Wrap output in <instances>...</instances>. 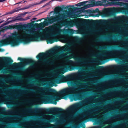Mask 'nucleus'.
I'll return each instance as SVG.
<instances>
[{"label":"nucleus","mask_w":128,"mask_h":128,"mask_svg":"<svg viewBox=\"0 0 128 128\" xmlns=\"http://www.w3.org/2000/svg\"><path fill=\"white\" fill-rule=\"evenodd\" d=\"M42 109L41 108H36L34 110V111L35 112H39L42 111Z\"/></svg>","instance_id":"35"},{"label":"nucleus","mask_w":128,"mask_h":128,"mask_svg":"<svg viewBox=\"0 0 128 128\" xmlns=\"http://www.w3.org/2000/svg\"><path fill=\"white\" fill-rule=\"evenodd\" d=\"M94 128H101V127L100 126H97L95 127Z\"/></svg>","instance_id":"57"},{"label":"nucleus","mask_w":128,"mask_h":128,"mask_svg":"<svg viewBox=\"0 0 128 128\" xmlns=\"http://www.w3.org/2000/svg\"><path fill=\"white\" fill-rule=\"evenodd\" d=\"M24 12L23 13H21L18 15V16H17L18 17H21L22 16H24L25 15Z\"/></svg>","instance_id":"37"},{"label":"nucleus","mask_w":128,"mask_h":128,"mask_svg":"<svg viewBox=\"0 0 128 128\" xmlns=\"http://www.w3.org/2000/svg\"><path fill=\"white\" fill-rule=\"evenodd\" d=\"M124 40L126 42H127V41H128V40L127 39H125Z\"/></svg>","instance_id":"63"},{"label":"nucleus","mask_w":128,"mask_h":128,"mask_svg":"<svg viewBox=\"0 0 128 128\" xmlns=\"http://www.w3.org/2000/svg\"><path fill=\"white\" fill-rule=\"evenodd\" d=\"M22 42V40L20 39H18L16 41H12L10 42V44L12 46H16L19 44L20 43Z\"/></svg>","instance_id":"18"},{"label":"nucleus","mask_w":128,"mask_h":128,"mask_svg":"<svg viewBox=\"0 0 128 128\" xmlns=\"http://www.w3.org/2000/svg\"><path fill=\"white\" fill-rule=\"evenodd\" d=\"M98 113L97 112H96L95 113H94V114H93L94 115L93 116L92 118H94V120H96L97 119L96 117H94L96 115H98Z\"/></svg>","instance_id":"36"},{"label":"nucleus","mask_w":128,"mask_h":128,"mask_svg":"<svg viewBox=\"0 0 128 128\" xmlns=\"http://www.w3.org/2000/svg\"><path fill=\"white\" fill-rule=\"evenodd\" d=\"M77 31L75 30H74L72 29H70V30L69 29H67L65 31V32L67 34H70L71 35H72L76 33L74 32H76Z\"/></svg>","instance_id":"23"},{"label":"nucleus","mask_w":128,"mask_h":128,"mask_svg":"<svg viewBox=\"0 0 128 128\" xmlns=\"http://www.w3.org/2000/svg\"><path fill=\"white\" fill-rule=\"evenodd\" d=\"M89 106H86V107L87 108H86L84 110V111H85L87 113V114H84V117L86 116H87L88 115V113H89V114H91L92 112V111L90 110L89 108Z\"/></svg>","instance_id":"24"},{"label":"nucleus","mask_w":128,"mask_h":128,"mask_svg":"<svg viewBox=\"0 0 128 128\" xmlns=\"http://www.w3.org/2000/svg\"><path fill=\"white\" fill-rule=\"evenodd\" d=\"M4 50V49L3 48H0V52H3Z\"/></svg>","instance_id":"52"},{"label":"nucleus","mask_w":128,"mask_h":128,"mask_svg":"<svg viewBox=\"0 0 128 128\" xmlns=\"http://www.w3.org/2000/svg\"><path fill=\"white\" fill-rule=\"evenodd\" d=\"M45 12V11H44V12H41L40 13H39L38 14V15H37V16H38L40 14H42V13H44V12Z\"/></svg>","instance_id":"56"},{"label":"nucleus","mask_w":128,"mask_h":128,"mask_svg":"<svg viewBox=\"0 0 128 128\" xmlns=\"http://www.w3.org/2000/svg\"><path fill=\"white\" fill-rule=\"evenodd\" d=\"M3 66L1 63H0V71H2V72L3 73H6V71L8 70H7L6 69H2Z\"/></svg>","instance_id":"26"},{"label":"nucleus","mask_w":128,"mask_h":128,"mask_svg":"<svg viewBox=\"0 0 128 128\" xmlns=\"http://www.w3.org/2000/svg\"><path fill=\"white\" fill-rule=\"evenodd\" d=\"M71 27V24H66V28H70Z\"/></svg>","instance_id":"42"},{"label":"nucleus","mask_w":128,"mask_h":128,"mask_svg":"<svg viewBox=\"0 0 128 128\" xmlns=\"http://www.w3.org/2000/svg\"><path fill=\"white\" fill-rule=\"evenodd\" d=\"M44 38L43 36H40L37 34L34 36H31L30 38H27L26 40H23L24 44H27L31 42L39 41L44 40Z\"/></svg>","instance_id":"6"},{"label":"nucleus","mask_w":128,"mask_h":128,"mask_svg":"<svg viewBox=\"0 0 128 128\" xmlns=\"http://www.w3.org/2000/svg\"><path fill=\"white\" fill-rule=\"evenodd\" d=\"M38 91H36L34 90L31 89L30 90L31 92L33 93H38L43 95H45V92H46L48 91V89L46 88L40 87L38 89Z\"/></svg>","instance_id":"13"},{"label":"nucleus","mask_w":128,"mask_h":128,"mask_svg":"<svg viewBox=\"0 0 128 128\" xmlns=\"http://www.w3.org/2000/svg\"><path fill=\"white\" fill-rule=\"evenodd\" d=\"M56 30V28L54 27H53L50 28L49 30V31L51 32H54Z\"/></svg>","instance_id":"34"},{"label":"nucleus","mask_w":128,"mask_h":128,"mask_svg":"<svg viewBox=\"0 0 128 128\" xmlns=\"http://www.w3.org/2000/svg\"><path fill=\"white\" fill-rule=\"evenodd\" d=\"M52 50H70L76 49H94L98 50H110L107 52L108 55L110 56H113L118 58V57L122 52L121 50H128V48H51Z\"/></svg>","instance_id":"3"},{"label":"nucleus","mask_w":128,"mask_h":128,"mask_svg":"<svg viewBox=\"0 0 128 128\" xmlns=\"http://www.w3.org/2000/svg\"><path fill=\"white\" fill-rule=\"evenodd\" d=\"M103 68V66H99L98 67V68H99V69L102 68Z\"/></svg>","instance_id":"55"},{"label":"nucleus","mask_w":128,"mask_h":128,"mask_svg":"<svg viewBox=\"0 0 128 128\" xmlns=\"http://www.w3.org/2000/svg\"><path fill=\"white\" fill-rule=\"evenodd\" d=\"M18 60H20L21 62L25 63V64H31L30 67L33 68L34 66V64L35 62V61L31 58H22L18 57Z\"/></svg>","instance_id":"8"},{"label":"nucleus","mask_w":128,"mask_h":128,"mask_svg":"<svg viewBox=\"0 0 128 128\" xmlns=\"http://www.w3.org/2000/svg\"><path fill=\"white\" fill-rule=\"evenodd\" d=\"M9 37V36H8V37H6L5 35H4L3 37H6V39L4 40H0V47L2 46L6 45L9 43V42L7 41V40L8 39Z\"/></svg>","instance_id":"17"},{"label":"nucleus","mask_w":128,"mask_h":128,"mask_svg":"<svg viewBox=\"0 0 128 128\" xmlns=\"http://www.w3.org/2000/svg\"><path fill=\"white\" fill-rule=\"evenodd\" d=\"M56 36V35L54 33H52L50 34V36L48 35L46 36V37L48 38H50V37H54Z\"/></svg>","instance_id":"29"},{"label":"nucleus","mask_w":128,"mask_h":128,"mask_svg":"<svg viewBox=\"0 0 128 128\" xmlns=\"http://www.w3.org/2000/svg\"><path fill=\"white\" fill-rule=\"evenodd\" d=\"M67 58L68 59L71 58H74V60L77 63H81L83 61V58L80 57H76L75 55L74 54L71 53L69 56L67 57Z\"/></svg>","instance_id":"14"},{"label":"nucleus","mask_w":128,"mask_h":128,"mask_svg":"<svg viewBox=\"0 0 128 128\" xmlns=\"http://www.w3.org/2000/svg\"><path fill=\"white\" fill-rule=\"evenodd\" d=\"M46 62L47 64H52L54 63V60H49L46 61Z\"/></svg>","instance_id":"30"},{"label":"nucleus","mask_w":128,"mask_h":128,"mask_svg":"<svg viewBox=\"0 0 128 128\" xmlns=\"http://www.w3.org/2000/svg\"><path fill=\"white\" fill-rule=\"evenodd\" d=\"M93 17H98L100 16L99 14L98 13L97 14H92V16Z\"/></svg>","instance_id":"41"},{"label":"nucleus","mask_w":128,"mask_h":128,"mask_svg":"<svg viewBox=\"0 0 128 128\" xmlns=\"http://www.w3.org/2000/svg\"><path fill=\"white\" fill-rule=\"evenodd\" d=\"M99 9L98 8H97L95 10L94 12H97L99 11Z\"/></svg>","instance_id":"50"},{"label":"nucleus","mask_w":128,"mask_h":128,"mask_svg":"<svg viewBox=\"0 0 128 128\" xmlns=\"http://www.w3.org/2000/svg\"><path fill=\"white\" fill-rule=\"evenodd\" d=\"M65 121V120L64 119H62L58 123L60 124H62L64 123Z\"/></svg>","instance_id":"39"},{"label":"nucleus","mask_w":128,"mask_h":128,"mask_svg":"<svg viewBox=\"0 0 128 128\" xmlns=\"http://www.w3.org/2000/svg\"><path fill=\"white\" fill-rule=\"evenodd\" d=\"M14 13V11L13 10H12V11H11L9 12H8V13L5 14V15H7V14H11L13 13Z\"/></svg>","instance_id":"45"},{"label":"nucleus","mask_w":128,"mask_h":128,"mask_svg":"<svg viewBox=\"0 0 128 128\" xmlns=\"http://www.w3.org/2000/svg\"><path fill=\"white\" fill-rule=\"evenodd\" d=\"M35 24H24L22 26V28L23 30H26V29L31 28Z\"/></svg>","instance_id":"20"},{"label":"nucleus","mask_w":128,"mask_h":128,"mask_svg":"<svg viewBox=\"0 0 128 128\" xmlns=\"http://www.w3.org/2000/svg\"><path fill=\"white\" fill-rule=\"evenodd\" d=\"M116 0L118 1H122L128 2V0Z\"/></svg>","instance_id":"46"},{"label":"nucleus","mask_w":128,"mask_h":128,"mask_svg":"<svg viewBox=\"0 0 128 128\" xmlns=\"http://www.w3.org/2000/svg\"><path fill=\"white\" fill-rule=\"evenodd\" d=\"M102 20L104 22H106V20Z\"/></svg>","instance_id":"64"},{"label":"nucleus","mask_w":128,"mask_h":128,"mask_svg":"<svg viewBox=\"0 0 128 128\" xmlns=\"http://www.w3.org/2000/svg\"><path fill=\"white\" fill-rule=\"evenodd\" d=\"M50 2H48L46 3V4H45L46 6H47L48 5L50 4Z\"/></svg>","instance_id":"54"},{"label":"nucleus","mask_w":128,"mask_h":128,"mask_svg":"<svg viewBox=\"0 0 128 128\" xmlns=\"http://www.w3.org/2000/svg\"><path fill=\"white\" fill-rule=\"evenodd\" d=\"M51 48H104V47H102L101 46H100L99 47H97V48H72V47H69V48H67L66 47H64V46L60 47V46H54L53 47H52Z\"/></svg>","instance_id":"22"},{"label":"nucleus","mask_w":128,"mask_h":128,"mask_svg":"<svg viewBox=\"0 0 128 128\" xmlns=\"http://www.w3.org/2000/svg\"><path fill=\"white\" fill-rule=\"evenodd\" d=\"M68 62L70 64L62 66L61 68L63 70H68L70 71H71L75 68V66L73 64L74 63L73 61L71 60H68Z\"/></svg>","instance_id":"9"},{"label":"nucleus","mask_w":128,"mask_h":128,"mask_svg":"<svg viewBox=\"0 0 128 128\" xmlns=\"http://www.w3.org/2000/svg\"><path fill=\"white\" fill-rule=\"evenodd\" d=\"M21 64L22 63L20 62L18 63L14 62L12 64V66L13 67H16L20 66Z\"/></svg>","instance_id":"28"},{"label":"nucleus","mask_w":128,"mask_h":128,"mask_svg":"<svg viewBox=\"0 0 128 128\" xmlns=\"http://www.w3.org/2000/svg\"><path fill=\"white\" fill-rule=\"evenodd\" d=\"M4 62L7 65H8L12 63L13 60L10 57H0V62Z\"/></svg>","instance_id":"12"},{"label":"nucleus","mask_w":128,"mask_h":128,"mask_svg":"<svg viewBox=\"0 0 128 128\" xmlns=\"http://www.w3.org/2000/svg\"><path fill=\"white\" fill-rule=\"evenodd\" d=\"M75 9H74V10L75 11H78L80 12H86L87 13H90L91 12H92V11L90 10L89 9V10H85L84 11H82L80 10H78L77 8H78L76 7H75Z\"/></svg>","instance_id":"25"},{"label":"nucleus","mask_w":128,"mask_h":128,"mask_svg":"<svg viewBox=\"0 0 128 128\" xmlns=\"http://www.w3.org/2000/svg\"><path fill=\"white\" fill-rule=\"evenodd\" d=\"M3 28L0 30L2 28H1L0 29V35L2 32H4L8 30L12 29V26L11 25H9L4 27Z\"/></svg>","instance_id":"19"},{"label":"nucleus","mask_w":128,"mask_h":128,"mask_svg":"<svg viewBox=\"0 0 128 128\" xmlns=\"http://www.w3.org/2000/svg\"><path fill=\"white\" fill-rule=\"evenodd\" d=\"M55 57L54 58V59H56L58 57V54H56L55 56Z\"/></svg>","instance_id":"51"},{"label":"nucleus","mask_w":128,"mask_h":128,"mask_svg":"<svg viewBox=\"0 0 128 128\" xmlns=\"http://www.w3.org/2000/svg\"><path fill=\"white\" fill-rule=\"evenodd\" d=\"M1 20L0 19V24L2 23L4 21V20ZM16 21V17H15V16H14L13 17H10L8 18L6 21H7L6 22L2 24L0 26V29L1 28L4 26L5 25L8 24H9L14 23Z\"/></svg>","instance_id":"10"},{"label":"nucleus","mask_w":128,"mask_h":128,"mask_svg":"<svg viewBox=\"0 0 128 128\" xmlns=\"http://www.w3.org/2000/svg\"><path fill=\"white\" fill-rule=\"evenodd\" d=\"M27 33L32 34H34L33 31L31 30H30L27 32Z\"/></svg>","instance_id":"43"},{"label":"nucleus","mask_w":128,"mask_h":128,"mask_svg":"<svg viewBox=\"0 0 128 128\" xmlns=\"http://www.w3.org/2000/svg\"><path fill=\"white\" fill-rule=\"evenodd\" d=\"M47 43L48 44H52L55 42V40H54L52 39H49L47 40Z\"/></svg>","instance_id":"31"},{"label":"nucleus","mask_w":128,"mask_h":128,"mask_svg":"<svg viewBox=\"0 0 128 128\" xmlns=\"http://www.w3.org/2000/svg\"><path fill=\"white\" fill-rule=\"evenodd\" d=\"M38 20H34L33 21V23H34V22H38Z\"/></svg>","instance_id":"60"},{"label":"nucleus","mask_w":128,"mask_h":128,"mask_svg":"<svg viewBox=\"0 0 128 128\" xmlns=\"http://www.w3.org/2000/svg\"><path fill=\"white\" fill-rule=\"evenodd\" d=\"M19 17H16V20H18L20 21H25L24 18H18Z\"/></svg>","instance_id":"32"},{"label":"nucleus","mask_w":128,"mask_h":128,"mask_svg":"<svg viewBox=\"0 0 128 128\" xmlns=\"http://www.w3.org/2000/svg\"><path fill=\"white\" fill-rule=\"evenodd\" d=\"M37 19V18H32V20H35Z\"/></svg>","instance_id":"62"},{"label":"nucleus","mask_w":128,"mask_h":128,"mask_svg":"<svg viewBox=\"0 0 128 128\" xmlns=\"http://www.w3.org/2000/svg\"><path fill=\"white\" fill-rule=\"evenodd\" d=\"M21 10H22V8L19 9H17V8H15L13 10L14 12H17Z\"/></svg>","instance_id":"40"},{"label":"nucleus","mask_w":128,"mask_h":128,"mask_svg":"<svg viewBox=\"0 0 128 128\" xmlns=\"http://www.w3.org/2000/svg\"><path fill=\"white\" fill-rule=\"evenodd\" d=\"M54 52V51L52 50H50L46 53L42 52L39 53L36 56V58L40 60H42V58L45 57L46 56L52 54Z\"/></svg>","instance_id":"11"},{"label":"nucleus","mask_w":128,"mask_h":128,"mask_svg":"<svg viewBox=\"0 0 128 128\" xmlns=\"http://www.w3.org/2000/svg\"><path fill=\"white\" fill-rule=\"evenodd\" d=\"M69 83L72 86L69 87L61 90L59 92L58 94L62 95L63 97L62 98H66L68 96L71 102L74 100L76 101L82 99V92H77L72 94L77 90L80 89L78 88L76 89V87L80 86V85L81 84L80 82L79 81L76 82L70 81Z\"/></svg>","instance_id":"1"},{"label":"nucleus","mask_w":128,"mask_h":128,"mask_svg":"<svg viewBox=\"0 0 128 128\" xmlns=\"http://www.w3.org/2000/svg\"><path fill=\"white\" fill-rule=\"evenodd\" d=\"M60 78L56 79V83L57 84H59V83H61V82H60Z\"/></svg>","instance_id":"38"},{"label":"nucleus","mask_w":128,"mask_h":128,"mask_svg":"<svg viewBox=\"0 0 128 128\" xmlns=\"http://www.w3.org/2000/svg\"><path fill=\"white\" fill-rule=\"evenodd\" d=\"M81 106V104L80 103L75 104L70 106L68 108V110L70 111L76 110Z\"/></svg>","instance_id":"15"},{"label":"nucleus","mask_w":128,"mask_h":128,"mask_svg":"<svg viewBox=\"0 0 128 128\" xmlns=\"http://www.w3.org/2000/svg\"><path fill=\"white\" fill-rule=\"evenodd\" d=\"M25 15H26V14H28V13H30L31 12H24Z\"/></svg>","instance_id":"59"},{"label":"nucleus","mask_w":128,"mask_h":128,"mask_svg":"<svg viewBox=\"0 0 128 128\" xmlns=\"http://www.w3.org/2000/svg\"><path fill=\"white\" fill-rule=\"evenodd\" d=\"M54 118H51L50 120L48 121L49 122H54Z\"/></svg>","instance_id":"44"},{"label":"nucleus","mask_w":128,"mask_h":128,"mask_svg":"<svg viewBox=\"0 0 128 128\" xmlns=\"http://www.w3.org/2000/svg\"><path fill=\"white\" fill-rule=\"evenodd\" d=\"M123 36V34L114 35L112 36L110 35H108L107 36H104L100 37L98 39V41L99 42H102L105 40L110 41L111 40L113 39L114 42H117L118 41V40L121 39L122 37Z\"/></svg>","instance_id":"4"},{"label":"nucleus","mask_w":128,"mask_h":128,"mask_svg":"<svg viewBox=\"0 0 128 128\" xmlns=\"http://www.w3.org/2000/svg\"><path fill=\"white\" fill-rule=\"evenodd\" d=\"M53 12L54 13V14H60V13L58 12L57 11H56V12H55V11H52L51 12H50V15H51L52 13Z\"/></svg>","instance_id":"33"},{"label":"nucleus","mask_w":128,"mask_h":128,"mask_svg":"<svg viewBox=\"0 0 128 128\" xmlns=\"http://www.w3.org/2000/svg\"><path fill=\"white\" fill-rule=\"evenodd\" d=\"M31 110V108H28V109L27 110V111H30V110Z\"/></svg>","instance_id":"61"},{"label":"nucleus","mask_w":128,"mask_h":128,"mask_svg":"<svg viewBox=\"0 0 128 128\" xmlns=\"http://www.w3.org/2000/svg\"><path fill=\"white\" fill-rule=\"evenodd\" d=\"M5 1V0H0V2H2Z\"/></svg>","instance_id":"58"},{"label":"nucleus","mask_w":128,"mask_h":128,"mask_svg":"<svg viewBox=\"0 0 128 128\" xmlns=\"http://www.w3.org/2000/svg\"><path fill=\"white\" fill-rule=\"evenodd\" d=\"M69 16L67 12L62 15L58 16H52L50 17H48V19L47 20L48 21H44L42 22H41L39 24L40 26H42L44 24H45L46 26H48V25L51 24L56 22H60L62 20L67 18Z\"/></svg>","instance_id":"2"},{"label":"nucleus","mask_w":128,"mask_h":128,"mask_svg":"<svg viewBox=\"0 0 128 128\" xmlns=\"http://www.w3.org/2000/svg\"><path fill=\"white\" fill-rule=\"evenodd\" d=\"M124 12L126 14H128V10H124Z\"/></svg>","instance_id":"53"},{"label":"nucleus","mask_w":128,"mask_h":128,"mask_svg":"<svg viewBox=\"0 0 128 128\" xmlns=\"http://www.w3.org/2000/svg\"><path fill=\"white\" fill-rule=\"evenodd\" d=\"M116 0H114V6H122L124 5V3L122 2H117Z\"/></svg>","instance_id":"21"},{"label":"nucleus","mask_w":128,"mask_h":128,"mask_svg":"<svg viewBox=\"0 0 128 128\" xmlns=\"http://www.w3.org/2000/svg\"><path fill=\"white\" fill-rule=\"evenodd\" d=\"M52 91L55 94H58L57 92L54 90H52Z\"/></svg>","instance_id":"48"},{"label":"nucleus","mask_w":128,"mask_h":128,"mask_svg":"<svg viewBox=\"0 0 128 128\" xmlns=\"http://www.w3.org/2000/svg\"><path fill=\"white\" fill-rule=\"evenodd\" d=\"M35 5V4H30L27 6H26L22 8V10H24L25 9H28L30 8L31 7H32Z\"/></svg>","instance_id":"27"},{"label":"nucleus","mask_w":128,"mask_h":128,"mask_svg":"<svg viewBox=\"0 0 128 128\" xmlns=\"http://www.w3.org/2000/svg\"><path fill=\"white\" fill-rule=\"evenodd\" d=\"M94 0H90L87 1H84L80 2L76 4H75L74 5H70L69 6H66V8L64 7V6L63 5L62 6V8L60 7V6H57L56 7V8L57 10H63V11L64 10H66V9H68L69 7H72V8L74 7V10L75 9V7H74V6H84L88 2V3H91V4H93V2L94 1ZM75 11H76L75 10Z\"/></svg>","instance_id":"5"},{"label":"nucleus","mask_w":128,"mask_h":128,"mask_svg":"<svg viewBox=\"0 0 128 128\" xmlns=\"http://www.w3.org/2000/svg\"><path fill=\"white\" fill-rule=\"evenodd\" d=\"M57 97L56 96L53 94L50 95L49 97L46 96L43 99L46 102H45L44 104L50 103L56 104L57 102L54 100Z\"/></svg>","instance_id":"7"},{"label":"nucleus","mask_w":128,"mask_h":128,"mask_svg":"<svg viewBox=\"0 0 128 128\" xmlns=\"http://www.w3.org/2000/svg\"><path fill=\"white\" fill-rule=\"evenodd\" d=\"M30 16H27L25 18H24V19H25V21L28 20V19H30Z\"/></svg>","instance_id":"47"},{"label":"nucleus","mask_w":128,"mask_h":128,"mask_svg":"<svg viewBox=\"0 0 128 128\" xmlns=\"http://www.w3.org/2000/svg\"><path fill=\"white\" fill-rule=\"evenodd\" d=\"M63 0H52L50 1V2H53L54 1H59L60 2H62Z\"/></svg>","instance_id":"49"},{"label":"nucleus","mask_w":128,"mask_h":128,"mask_svg":"<svg viewBox=\"0 0 128 128\" xmlns=\"http://www.w3.org/2000/svg\"><path fill=\"white\" fill-rule=\"evenodd\" d=\"M64 111L63 109L59 108H52L48 110L50 112H62Z\"/></svg>","instance_id":"16"}]
</instances>
